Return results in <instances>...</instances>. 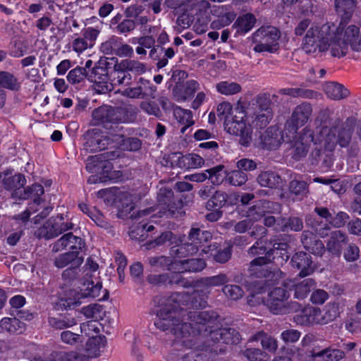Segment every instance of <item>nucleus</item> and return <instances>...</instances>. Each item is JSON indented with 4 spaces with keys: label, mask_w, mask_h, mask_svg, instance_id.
Instances as JSON below:
<instances>
[{
    "label": "nucleus",
    "mask_w": 361,
    "mask_h": 361,
    "mask_svg": "<svg viewBox=\"0 0 361 361\" xmlns=\"http://www.w3.org/2000/svg\"><path fill=\"white\" fill-rule=\"evenodd\" d=\"M175 271L178 272H197L200 271L206 267V263L202 259H188L185 260H176Z\"/></svg>",
    "instance_id": "473e14b6"
},
{
    "label": "nucleus",
    "mask_w": 361,
    "mask_h": 361,
    "mask_svg": "<svg viewBox=\"0 0 361 361\" xmlns=\"http://www.w3.org/2000/svg\"><path fill=\"white\" fill-rule=\"evenodd\" d=\"M221 290L228 299L233 300H238L244 295L242 288L237 285L226 284Z\"/></svg>",
    "instance_id": "69168bd1"
},
{
    "label": "nucleus",
    "mask_w": 361,
    "mask_h": 361,
    "mask_svg": "<svg viewBox=\"0 0 361 361\" xmlns=\"http://www.w3.org/2000/svg\"><path fill=\"white\" fill-rule=\"evenodd\" d=\"M286 288L276 287L269 293L266 305L274 314H290L302 310L300 303L295 301L288 302L289 294Z\"/></svg>",
    "instance_id": "423d86ee"
},
{
    "label": "nucleus",
    "mask_w": 361,
    "mask_h": 361,
    "mask_svg": "<svg viewBox=\"0 0 361 361\" xmlns=\"http://www.w3.org/2000/svg\"><path fill=\"white\" fill-rule=\"evenodd\" d=\"M173 197V192L171 190L161 189L159 194V202L160 204L166 205L164 214L166 217L177 218L181 216L185 212L183 211V202L180 200L170 202L171 197Z\"/></svg>",
    "instance_id": "f3484780"
},
{
    "label": "nucleus",
    "mask_w": 361,
    "mask_h": 361,
    "mask_svg": "<svg viewBox=\"0 0 361 361\" xmlns=\"http://www.w3.org/2000/svg\"><path fill=\"white\" fill-rule=\"evenodd\" d=\"M304 247L315 255L322 256L325 252L323 243L310 231H304L301 236Z\"/></svg>",
    "instance_id": "7c9ffc66"
},
{
    "label": "nucleus",
    "mask_w": 361,
    "mask_h": 361,
    "mask_svg": "<svg viewBox=\"0 0 361 361\" xmlns=\"http://www.w3.org/2000/svg\"><path fill=\"white\" fill-rule=\"evenodd\" d=\"M71 239H74V235L72 233L64 234L59 239L51 245V252L54 253H57L67 248L70 249Z\"/></svg>",
    "instance_id": "e2e57ef3"
},
{
    "label": "nucleus",
    "mask_w": 361,
    "mask_h": 361,
    "mask_svg": "<svg viewBox=\"0 0 361 361\" xmlns=\"http://www.w3.org/2000/svg\"><path fill=\"white\" fill-rule=\"evenodd\" d=\"M323 89L327 97L334 100L343 99L349 95V91L343 85L335 82H326Z\"/></svg>",
    "instance_id": "f704fd0d"
},
{
    "label": "nucleus",
    "mask_w": 361,
    "mask_h": 361,
    "mask_svg": "<svg viewBox=\"0 0 361 361\" xmlns=\"http://www.w3.org/2000/svg\"><path fill=\"white\" fill-rule=\"evenodd\" d=\"M7 175L6 173L2 180L3 185L6 190L12 191L11 197L13 199L26 200L32 190L38 194L44 192L43 186L37 183L22 189L26 184V179L25 176L21 173L11 176H6Z\"/></svg>",
    "instance_id": "9d476101"
},
{
    "label": "nucleus",
    "mask_w": 361,
    "mask_h": 361,
    "mask_svg": "<svg viewBox=\"0 0 361 361\" xmlns=\"http://www.w3.org/2000/svg\"><path fill=\"white\" fill-rule=\"evenodd\" d=\"M86 297L88 296L85 295L81 290L80 292L75 290H69L66 293L64 298L61 299V305L65 308H73L81 303V298Z\"/></svg>",
    "instance_id": "de8ad7c7"
},
{
    "label": "nucleus",
    "mask_w": 361,
    "mask_h": 361,
    "mask_svg": "<svg viewBox=\"0 0 361 361\" xmlns=\"http://www.w3.org/2000/svg\"><path fill=\"white\" fill-rule=\"evenodd\" d=\"M339 314L338 303L333 302L328 303L322 310L318 307L314 308L310 316L315 324H326L336 319Z\"/></svg>",
    "instance_id": "6ab92c4d"
},
{
    "label": "nucleus",
    "mask_w": 361,
    "mask_h": 361,
    "mask_svg": "<svg viewBox=\"0 0 361 361\" xmlns=\"http://www.w3.org/2000/svg\"><path fill=\"white\" fill-rule=\"evenodd\" d=\"M283 286L289 290H294V297L298 300L305 299L313 290L315 282L312 279H305L300 281H295L291 279L286 280Z\"/></svg>",
    "instance_id": "4be33fe9"
},
{
    "label": "nucleus",
    "mask_w": 361,
    "mask_h": 361,
    "mask_svg": "<svg viewBox=\"0 0 361 361\" xmlns=\"http://www.w3.org/2000/svg\"><path fill=\"white\" fill-rule=\"evenodd\" d=\"M88 80L94 82V90L101 94H106L113 90L110 82V73L104 67L100 66L94 67L88 74Z\"/></svg>",
    "instance_id": "dca6fc26"
},
{
    "label": "nucleus",
    "mask_w": 361,
    "mask_h": 361,
    "mask_svg": "<svg viewBox=\"0 0 361 361\" xmlns=\"http://www.w3.org/2000/svg\"><path fill=\"white\" fill-rule=\"evenodd\" d=\"M0 327L11 334H20L25 329V324L16 317H4L0 321Z\"/></svg>",
    "instance_id": "79ce46f5"
},
{
    "label": "nucleus",
    "mask_w": 361,
    "mask_h": 361,
    "mask_svg": "<svg viewBox=\"0 0 361 361\" xmlns=\"http://www.w3.org/2000/svg\"><path fill=\"white\" fill-rule=\"evenodd\" d=\"M131 75L125 69L120 67V63L114 66V70L110 73V82L113 89L116 85H129L131 82Z\"/></svg>",
    "instance_id": "c9c22d12"
},
{
    "label": "nucleus",
    "mask_w": 361,
    "mask_h": 361,
    "mask_svg": "<svg viewBox=\"0 0 361 361\" xmlns=\"http://www.w3.org/2000/svg\"><path fill=\"white\" fill-rule=\"evenodd\" d=\"M48 322L50 326L58 330L70 328L77 324L75 318L68 317H49Z\"/></svg>",
    "instance_id": "052dcab7"
},
{
    "label": "nucleus",
    "mask_w": 361,
    "mask_h": 361,
    "mask_svg": "<svg viewBox=\"0 0 361 361\" xmlns=\"http://www.w3.org/2000/svg\"><path fill=\"white\" fill-rule=\"evenodd\" d=\"M98 325L99 324L96 321H88L80 324L81 333L90 337L87 345H97V350H99L101 347H104L106 342L104 338L94 335V334H97L99 331Z\"/></svg>",
    "instance_id": "bb28decb"
},
{
    "label": "nucleus",
    "mask_w": 361,
    "mask_h": 361,
    "mask_svg": "<svg viewBox=\"0 0 361 361\" xmlns=\"http://www.w3.org/2000/svg\"><path fill=\"white\" fill-rule=\"evenodd\" d=\"M336 32L341 35V37L350 46L352 50L355 51H361V40L360 39V29L354 25H350L345 27L342 23L338 27H336Z\"/></svg>",
    "instance_id": "aec40b11"
},
{
    "label": "nucleus",
    "mask_w": 361,
    "mask_h": 361,
    "mask_svg": "<svg viewBox=\"0 0 361 361\" xmlns=\"http://www.w3.org/2000/svg\"><path fill=\"white\" fill-rule=\"evenodd\" d=\"M240 352L249 361H269L270 359L266 351L257 348L245 347Z\"/></svg>",
    "instance_id": "49530a36"
},
{
    "label": "nucleus",
    "mask_w": 361,
    "mask_h": 361,
    "mask_svg": "<svg viewBox=\"0 0 361 361\" xmlns=\"http://www.w3.org/2000/svg\"><path fill=\"white\" fill-rule=\"evenodd\" d=\"M253 341H260L262 350L271 353H276L279 347L277 339L263 331H258L248 340V343Z\"/></svg>",
    "instance_id": "2f4dec72"
},
{
    "label": "nucleus",
    "mask_w": 361,
    "mask_h": 361,
    "mask_svg": "<svg viewBox=\"0 0 361 361\" xmlns=\"http://www.w3.org/2000/svg\"><path fill=\"white\" fill-rule=\"evenodd\" d=\"M312 110V105L308 102H302L297 105L294 108L290 118L285 123V133L288 132L292 136L296 134L298 128L303 126L309 121Z\"/></svg>",
    "instance_id": "f8f14e48"
},
{
    "label": "nucleus",
    "mask_w": 361,
    "mask_h": 361,
    "mask_svg": "<svg viewBox=\"0 0 361 361\" xmlns=\"http://www.w3.org/2000/svg\"><path fill=\"white\" fill-rule=\"evenodd\" d=\"M332 35L327 42L328 50L334 57H342L345 56L348 50V46L336 32V27L332 25Z\"/></svg>",
    "instance_id": "c85d7f7f"
},
{
    "label": "nucleus",
    "mask_w": 361,
    "mask_h": 361,
    "mask_svg": "<svg viewBox=\"0 0 361 361\" xmlns=\"http://www.w3.org/2000/svg\"><path fill=\"white\" fill-rule=\"evenodd\" d=\"M212 238L210 232L202 231L197 227H192L188 233V240L202 245Z\"/></svg>",
    "instance_id": "6e6d98bb"
},
{
    "label": "nucleus",
    "mask_w": 361,
    "mask_h": 361,
    "mask_svg": "<svg viewBox=\"0 0 361 361\" xmlns=\"http://www.w3.org/2000/svg\"><path fill=\"white\" fill-rule=\"evenodd\" d=\"M148 263L152 267L166 269L169 271H174L176 260H172L171 257L164 255L151 257L148 258Z\"/></svg>",
    "instance_id": "a18cd8bd"
},
{
    "label": "nucleus",
    "mask_w": 361,
    "mask_h": 361,
    "mask_svg": "<svg viewBox=\"0 0 361 361\" xmlns=\"http://www.w3.org/2000/svg\"><path fill=\"white\" fill-rule=\"evenodd\" d=\"M150 85L149 81L140 78L136 87H127L121 91V94L130 99H144L155 90Z\"/></svg>",
    "instance_id": "a878e982"
},
{
    "label": "nucleus",
    "mask_w": 361,
    "mask_h": 361,
    "mask_svg": "<svg viewBox=\"0 0 361 361\" xmlns=\"http://www.w3.org/2000/svg\"><path fill=\"white\" fill-rule=\"evenodd\" d=\"M84 149L90 152L104 150L107 149L110 145H112V142L109 137L95 132V130L87 131L84 135Z\"/></svg>",
    "instance_id": "a211bd4d"
},
{
    "label": "nucleus",
    "mask_w": 361,
    "mask_h": 361,
    "mask_svg": "<svg viewBox=\"0 0 361 361\" xmlns=\"http://www.w3.org/2000/svg\"><path fill=\"white\" fill-rule=\"evenodd\" d=\"M200 84L195 80H190L183 83L176 84L173 93L178 101H185L193 97L199 90Z\"/></svg>",
    "instance_id": "cd10ccee"
},
{
    "label": "nucleus",
    "mask_w": 361,
    "mask_h": 361,
    "mask_svg": "<svg viewBox=\"0 0 361 361\" xmlns=\"http://www.w3.org/2000/svg\"><path fill=\"white\" fill-rule=\"evenodd\" d=\"M256 180L261 187L276 188L281 184V178L274 171H264L259 173Z\"/></svg>",
    "instance_id": "72a5a7b5"
},
{
    "label": "nucleus",
    "mask_w": 361,
    "mask_h": 361,
    "mask_svg": "<svg viewBox=\"0 0 361 361\" xmlns=\"http://www.w3.org/2000/svg\"><path fill=\"white\" fill-rule=\"evenodd\" d=\"M312 356L323 357L325 361H339L344 357L345 353L341 350L329 348L313 353Z\"/></svg>",
    "instance_id": "8fccbe9b"
},
{
    "label": "nucleus",
    "mask_w": 361,
    "mask_h": 361,
    "mask_svg": "<svg viewBox=\"0 0 361 361\" xmlns=\"http://www.w3.org/2000/svg\"><path fill=\"white\" fill-rule=\"evenodd\" d=\"M224 165H218L213 168L206 170L207 179H209L214 185H220L223 183L227 173L224 171Z\"/></svg>",
    "instance_id": "4d7b16f0"
},
{
    "label": "nucleus",
    "mask_w": 361,
    "mask_h": 361,
    "mask_svg": "<svg viewBox=\"0 0 361 361\" xmlns=\"http://www.w3.org/2000/svg\"><path fill=\"white\" fill-rule=\"evenodd\" d=\"M200 245L192 241L173 246L171 249V255L176 257H185L197 252Z\"/></svg>",
    "instance_id": "4c0bfd02"
},
{
    "label": "nucleus",
    "mask_w": 361,
    "mask_h": 361,
    "mask_svg": "<svg viewBox=\"0 0 361 361\" xmlns=\"http://www.w3.org/2000/svg\"><path fill=\"white\" fill-rule=\"evenodd\" d=\"M285 134L286 142H290L293 157L296 160H300L307 155L311 143L314 145L323 143L321 140H317L314 132L308 127L304 128L298 135L292 136L288 132Z\"/></svg>",
    "instance_id": "1a4fd4ad"
},
{
    "label": "nucleus",
    "mask_w": 361,
    "mask_h": 361,
    "mask_svg": "<svg viewBox=\"0 0 361 361\" xmlns=\"http://www.w3.org/2000/svg\"><path fill=\"white\" fill-rule=\"evenodd\" d=\"M73 224L65 219L62 214L49 219L42 227L38 229L37 236L46 240H50L61 235L62 233L72 229Z\"/></svg>",
    "instance_id": "9b49d317"
},
{
    "label": "nucleus",
    "mask_w": 361,
    "mask_h": 361,
    "mask_svg": "<svg viewBox=\"0 0 361 361\" xmlns=\"http://www.w3.org/2000/svg\"><path fill=\"white\" fill-rule=\"evenodd\" d=\"M226 180L232 185L241 186L247 181L248 177L247 173L238 169L227 173Z\"/></svg>",
    "instance_id": "bf43d9fd"
},
{
    "label": "nucleus",
    "mask_w": 361,
    "mask_h": 361,
    "mask_svg": "<svg viewBox=\"0 0 361 361\" xmlns=\"http://www.w3.org/2000/svg\"><path fill=\"white\" fill-rule=\"evenodd\" d=\"M116 157V152L114 151L90 156L86 161V169L90 173H98L101 169L108 168L109 163L107 161L114 159Z\"/></svg>",
    "instance_id": "b1692460"
},
{
    "label": "nucleus",
    "mask_w": 361,
    "mask_h": 361,
    "mask_svg": "<svg viewBox=\"0 0 361 361\" xmlns=\"http://www.w3.org/2000/svg\"><path fill=\"white\" fill-rule=\"evenodd\" d=\"M272 118L273 111H257L252 116V122L257 127L262 128L269 123Z\"/></svg>",
    "instance_id": "338daca9"
},
{
    "label": "nucleus",
    "mask_w": 361,
    "mask_h": 361,
    "mask_svg": "<svg viewBox=\"0 0 361 361\" xmlns=\"http://www.w3.org/2000/svg\"><path fill=\"white\" fill-rule=\"evenodd\" d=\"M335 8L338 13H344L345 15H350L357 5L356 0H335Z\"/></svg>",
    "instance_id": "0e129e2a"
},
{
    "label": "nucleus",
    "mask_w": 361,
    "mask_h": 361,
    "mask_svg": "<svg viewBox=\"0 0 361 361\" xmlns=\"http://www.w3.org/2000/svg\"><path fill=\"white\" fill-rule=\"evenodd\" d=\"M84 262V257L79 251H68L58 255L53 261L54 265L58 269L81 266Z\"/></svg>",
    "instance_id": "393cba45"
},
{
    "label": "nucleus",
    "mask_w": 361,
    "mask_h": 361,
    "mask_svg": "<svg viewBox=\"0 0 361 361\" xmlns=\"http://www.w3.org/2000/svg\"><path fill=\"white\" fill-rule=\"evenodd\" d=\"M256 102L259 111H272V106L279 102V96L276 94H260L256 97Z\"/></svg>",
    "instance_id": "a19ab883"
},
{
    "label": "nucleus",
    "mask_w": 361,
    "mask_h": 361,
    "mask_svg": "<svg viewBox=\"0 0 361 361\" xmlns=\"http://www.w3.org/2000/svg\"><path fill=\"white\" fill-rule=\"evenodd\" d=\"M188 293H173L161 300L154 322L157 329L169 332L188 348L198 347L204 338L207 342L209 330L216 327L217 315L209 311H188L182 305H188Z\"/></svg>",
    "instance_id": "f257e3e1"
},
{
    "label": "nucleus",
    "mask_w": 361,
    "mask_h": 361,
    "mask_svg": "<svg viewBox=\"0 0 361 361\" xmlns=\"http://www.w3.org/2000/svg\"><path fill=\"white\" fill-rule=\"evenodd\" d=\"M81 313L87 318L99 320L103 317V307L98 304H90L81 309Z\"/></svg>",
    "instance_id": "680f3d73"
},
{
    "label": "nucleus",
    "mask_w": 361,
    "mask_h": 361,
    "mask_svg": "<svg viewBox=\"0 0 361 361\" xmlns=\"http://www.w3.org/2000/svg\"><path fill=\"white\" fill-rule=\"evenodd\" d=\"M255 22V16L251 13H247L239 17L234 23L233 27L237 29L238 32L245 33L252 28Z\"/></svg>",
    "instance_id": "09e8293b"
},
{
    "label": "nucleus",
    "mask_w": 361,
    "mask_h": 361,
    "mask_svg": "<svg viewBox=\"0 0 361 361\" xmlns=\"http://www.w3.org/2000/svg\"><path fill=\"white\" fill-rule=\"evenodd\" d=\"M112 193L114 196V202L118 204V207H122L126 212H130L133 209V197L130 192L120 189H114Z\"/></svg>",
    "instance_id": "e433bc0d"
},
{
    "label": "nucleus",
    "mask_w": 361,
    "mask_h": 361,
    "mask_svg": "<svg viewBox=\"0 0 361 361\" xmlns=\"http://www.w3.org/2000/svg\"><path fill=\"white\" fill-rule=\"evenodd\" d=\"M228 199V196L225 192L216 190L207 202L206 207L208 209H212L216 207L219 209L222 208L226 204Z\"/></svg>",
    "instance_id": "864d4df0"
},
{
    "label": "nucleus",
    "mask_w": 361,
    "mask_h": 361,
    "mask_svg": "<svg viewBox=\"0 0 361 361\" xmlns=\"http://www.w3.org/2000/svg\"><path fill=\"white\" fill-rule=\"evenodd\" d=\"M288 189L290 194L295 195L298 200H302L309 193L308 185L304 180L296 179L291 180Z\"/></svg>",
    "instance_id": "37998d69"
},
{
    "label": "nucleus",
    "mask_w": 361,
    "mask_h": 361,
    "mask_svg": "<svg viewBox=\"0 0 361 361\" xmlns=\"http://www.w3.org/2000/svg\"><path fill=\"white\" fill-rule=\"evenodd\" d=\"M120 67L125 69L127 72L130 71L137 75H142L147 71V66L137 60L126 59L120 63Z\"/></svg>",
    "instance_id": "603ef678"
},
{
    "label": "nucleus",
    "mask_w": 361,
    "mask_h": 361,
    "mask_svg": "<svg viewBox=\"0 0 361 361\" xmlns=\"http://www.w3.org/2000/svg\"><path fill=\"white\" fill-rule=\"evenodd\" d=\"M216 88L220 94L224 95H233L242 90L240 84L230 81H221L216 84Z\"/></svg>",
    "instance_id": "13d9d810"
},
{
    "label": "nucleus",
    "mask_w": 361,
    "mask_h": 361,
    "mask_svg": "<svg viewBox=\"0 0 361 361\" xmlns=\"http://www.w3.org/2000/svg\"><path fill=\"white\" fill-rule=\"evenodd\" d=\"M229 281V279L226 274H219L202 278L198 282L199 288H204L205 290H210L212 287L226 285Z\"/></svg>",
    "instance_id": "58836bf2"
},
{
    "label": "nucleus",
    "mask_w": 361,
    "mask_h": 361,
    "mask_svg": "<svg viewBox=\"0 0 361 361\" xmlns=\"http://www.w3.org/2000/svg\"><path fill=\"white\" fill-rule=\"evenodd\" d=\"M89 355H85L78 352L71 351L64 353L61 356V361H87L89 357H95L99 355L100 352H87Z\"/></svg>",
    "instance_id": "774afa93"
},
{
    "label": "nucleus",
    "mask_w": 361,
    "mask_h": 361,
    "mask_svg": "<svg viewBox=\"0 0 361 361\" xmlns=\"http://www.w3.org/2000/svg\"><path fill=\"white\" fill-rule=\"evenodd\" d=\"M221 17H218L211 22L210 27L213 30H220L230 25L236 18V13L228 10Z\"/></svg>",
    "instance_id": "3c124183"
},
{
    "label": "nucleus",
    "mask_w": 361,
    "mask_h": 361,
    "mask_svg": "<svg viewBox=\"0 0 361 361\" xmlns=\"http://www.w3.org/2000/svg\"><path fill=\"white\" fill-rule=\"evenodd\" d=\"M292 266L300 270L299 276L305 277L312 274L315 270L311 257L306 252H296L291 258Z\"/></svg>",
    "instance_id": "5701e85b"
},
{
    "label": "nucleus",
    "mask_w": 361,
    "mask_h": 361,
    "mask_svg": "<svg viewBox=\"0 0 361 361\" xmlns=\"http://www.w3.org/2000/svg\"><path fill=\"white\" fill-rule=\"evenodd\" d=\"M174 116L183 126L180 128V133H185L186 130L194 124L192 113L190 110L177 107L174 110Z\"/></svg>",
    "instance_id": "c03bdc74"
},
{
    "label": "nucleus",
    "mask_w": 361,
    "mask_h": 361,
    "mask_svg": "<svg viewBox=\"0 0 361 361\" xmlns=\"http://www.w3.org/2000/svg\"><path fill=\"white\" fill-rule=\"evenodd\" d=\"M99 264L92 257H88L82 268V276L80 279L81 290L85 295L98 298L102 284L99 280Z\"/></svg>",
    "instance_id": "0eeeda50"
},
{
    "label": "nucleus",
    "mask_w": 361,
    "mask_h": 361,
    "mask_svg": "<svg viewBox=\"0 0 361 361\" xmlns=\"http://www.w3.org/2000/svg\"><path fill=\"white\" fill-rule=\"evenodd\" d=\"M0 87L11 90H18L20 84L13 74L6 71H0Z\"/></svg>",
    "instance_id": "5fc2aeb1"
},
{
    "label": "nucleus",
    "mask_w": 361,
    "mask_h": 361,
    "mask_svg": "<svg viewBox=\"0 0 361 361\" xmlns=\"http://www.w3.org/2000/svg\"><path fill=\"white\" fill-rule=\"evenodd\" d=\"M137 114V108L131 104L121 106L103 105L95 109L92 114V124L102 125L110 129L113 124L133 122Z\"/></svg>",
    "instance_id": "20e7f679"
},
{
    "label": "nucleus",
    "mask_w": 361,
    "mask_h": 361,
    "mask_svg": "<svg viewBox=\"0 0 361 361\" xmlns=\"http://www.w3.org/2000/svg\"><path fill=\"white\" fill-rule=\"evenodd\" d=\"M348 235L341 231H332L326 243V250L336 256H340L342 252L343 244L348 241Z\"/></svg>",
    "instance_id": "c756f323"
},
{
    "label": "nucleus",
    "mask_w": 361,
    "mask_h": 361,
    "mask_svg": "<svg viewBox=\"0 0 361 361\" xmlns=\"http://www.w3.org/2000/svg\"><path fill=\"white\" fill-rule=\"evenodd\" d=\"M240 340V335L236 329L233 328H219L217 324L216 327L209 330L205 348H209L213 343L220 342L226 344H238Z\"/></svg>",
    "instance_id": "ddd939ff"
},
{
    "label": "nucleus",
    "mask_w": 361,
    "mask_h": 361,
    "mask_svg": "<svg viewBox=\"0 0 361 361\" xmlns=\"http://www.w3.org/2000/svg\"><path fill=\"white\" fill-rule=\"evenodd\" d=\"M289 237L286 235L276 236L270 239L269 244L272 248L268 250L267 257H258L250 262V272L256 275L257 277H268L270 274L268 271H263V266L271 262V259L276 258L274 255H279L281 258V263L286 262L290 254L288 251Z\"/></svg>",
    "instance_id": "39448f33"
},
{
    "label": "nucleus",
    "mask_w": 361,
    "mask_h": 361,
    "mask_svg": "<svg viewBox=\"0 0 361 361\" xmlns=\"http://www.w3.org/2000/svg\"><path fill=\"white\" fill-rule=\"evenodd\" d=\"M330 123L329 110H321L314 121L316 128L313 130L317 140L322 141L324 149L329 152H332L337 144L342 147L348 146L353 133L350 128L345 126L330 128Z\"/></svg>",
    "instance_id": "f03ea898"
},
{
    "label": "nucleus",
    "mask_w": 361,
    "mask_h": 361,
    "mask_svg": "<svg viewBox=\"0 0 361 361\" xmlns=\"http://www.w3.org/2000/svg\"><path fill=\"white\" fill-rule=\"evenodd\" d=\"M279 31L275 27H261L252 36L253 50L258 53H275L279 48Z\"/></svg>",
    "instance_id": "6e6552de"
},
{
    "label": "nucleus",
    "mask_w": 361,
    "mask_h": 361,
    "mask_svg": "<svg viewBox=\"0 0 361 361\" xmlns=\"http://www.w3.org/2000/svg\"><path fill=\"white\" fill-rule=\"evenodd\" d=\"M211 293L210 290H205L204 288L197 289L192 295H190L188 300V305L194 308H204L207 305V298Z\"/></svg>",
    "instance_id": "ea45409f"
},
{
    "label": "nucleus",
    "mask_w": 361,
    "mask_h": 361,
    "mask_svg": "<svg viewBox=\"0 0 361 361\" xmlns=\"http://www.w3.org/2000/svg\"><path fill=\"white\" fill-rule=\"evenodd\" d=\"M332 26L324 24L322 26L312 23L311 20H301L295 28L297 36L305 35L302 49L307 54L324 52L328 50L327 42L332 35Z\"/></svg>",
    "instance_id": "7ed1b4c3"
},
{
    "label": "nucleus",
    "mask_w": 361,
    "mask_h": 361,
    "mask_svg": "<svg viewBox=\"0 0 361 361\" xmlns=\"http://www.w3.org/2000/svg\"><path fill=\"white\" fill-rule=\"evenodd\" d=\"M284 133V131H281L276 126L268 128L261 135V142L264 148L269 150L276 149L283 142L286 141Z\"/></svg>",
    "instance_id": "412c9836"
},
{
    "label": "nucleus",
    "mask_w": 361,
    "mask_h": 361,
    "mask_svg": "<svg viewBox=\"0 0 361 361\" xmlns=\"http://www.w3.org/2000/svg\"><path fill=\"white\" fill-rule=\"evenodd\" d=\"M225 130L231 135L240 137V143L243 146H248L252 140V130L250 126H247L243 121H237L232 117L224 121Z\"/></svg>",
    "instance_id": "2eb2a0df"
},
{
    "label": "nucleus",
    "mask_w": 361,
    "mask_h": 361,
    "mask_svg": "<svg viewBox=\"0 0 361 361\" xmlns=\"http://www.w3.org/2000/svg\"><path fill=\"white\" fill-rule=\"evenodd\" d=\"M99 50L106 55H116L119 57H131L133 55V49L116 36H112L106 41L102 42Z\"/></svg>",
    "instance_id": "4468645a"
}]
</instances>
